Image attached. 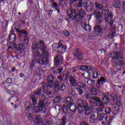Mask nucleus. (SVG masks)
<instances>
[{"instance_id":"nucleus-1","label":"nucleus","mask_w":125,"mask_h":125,"mask_svg":"<svg viewBox=\"0 0 125 125\" xmlns=\"http://www.w3.org/2000/svg\"><path fill=\"white\" fill-rule=\"evenodd\" d=\"M33 53V62L34 63L39 62L41 66L47 64L48 57H49V54L47 50L44 51H42V53L35 51Z\"/></svg>"},{"instance_id":"nucleus-2","label":"nucleus","mask_w":125,"mask_h":125,"mask_svg":"<svg viewBox=\"0 0 125 125\" xmlns=\"http://www.w3.org/2000/svg\"><path fill=\"white\" fill-rule=\"evenodd\" d=\"M67 13V16L66 17L67 20H70L71 18L72 20H75L76 23L82 21L84 15H85V12L82 9L78 10L77 14V11L75 9L71 10L68 9Z\"/></svg>"},{"instance_id":"nucleus-3","label":"nucleus","mask_w":125,"mask_h":125,"mask_svg":"<svg viewBox=\"0 0 125 125\" xmlns=\"http://www.w3.org/2000/svg\"><path fill=\"white\" fill-rule=\"evenodd\" d=\"M111 55L114 56L111 59L112 62L115 63L117 69L118 70H121L122 67L125 66V59L124 58V55L122 53L118 51H114L111 53Z\"/></svg>"},{"instance_id":"nucleus-4","label":"nucleus","mask_w":125,"mask_h":125,"mask_svg":"<svg viewBox=\"0 0 125 125\" xmlns=\"http://www.w3.org/2000/svg\"><path fill=\"white\" fill-rule=\"evenodd\" d=\"M32 48L34 50V52L37 51L40 53H42V51H45L47 50L46 46L44 45V42L42 41H41L36 44H33Z\"/></svg>"},{"instance_id":"nucleus-5","label":"nucleus","mask_w":125,"mask_h":125,"mask_svg":"<svg viewBox=\"0 0 125 125\" xmlns=\"http://www.w3.org/2000/svg\"><path fill=\"white\" fill-rule=\"evenodd\" d=\"M39 106H37L34 107V113H45L46 112V106L45 105V103L43 101H39L38 102Z\"/></svg>"},{"instance_id":"nucleus-6","label":"nucleus","mask_w":125,"mask_h":125,"mask_svg":"<svg viewBox=\"0 0 125 125\" xmlns=\"http://www.w3.org/2000/svg\"><path fill=\"white\" fill-rule=\"evenodd\" d=\"M62 42H63V41L60 40L58 44L54 43L52 46L53 49L55 51H58V52H60V51L64 52V51L66 50V48L65 46L63 45Z\"/></svg>"},{"instance_id":"nucleus-7","label":"nucleus","mask_w":125,"mask_h":125,"mask_svg":"<svg viewBox=\"0 0 125 125\" xmlns=\"http://www.w3.org/2000/svg\"><path fill=\"white\" fill-rule=\"evenodd\" d=\"M94 30L96 35L98 36H102L103 35V32H105L107 30V26H104L101 27L99 25H95L94 27Z\"/></svg>"},{"instance_id":"nucleus-8","label":"nucleus","mask_w":125,"mask_h":125,"mask_svg":"<svg viewBox=\"0 0 125 125\" xmlns=\"http://www.w3.org/2000/svg\"><path fill=\"white\" fill-rule=\"evenodd\" d=\"M16 31L18 32L21 38L23 39L24 42H28V32L24 29L20 30L18 28H16Z\"/></svg>"},{"instance_id":"nucleus-9","label":"nucleus","mask_w":125,"mask_h":125,"mask_svg":"<svg viewBox=\"0 0 125 125\" xmlns=\"http://www.w3.org/2000/svg\"><path fill=\"white\" fill-rule=\"evenodd\" d=\"M71 73L69 71H64L62 73V75L58 77V79L62 83H66V82H68L67 80L69 78V76L70 75Z\"/></svg>"},{"instance_id":"nucleus-10","label":"nucleus","mask_w":125,"mask_h":125,"mask_svg":"<svg viewBox=\"0 0 125 125\" xmlns=\"http://www.w3.org/2000/svg\"><path fill=\"white\" fill-rule=\"evenodd\" d=\"M83 6L87 11H91L93 10L94 5L90 1H85L83 3Z\"/></svg>"},{"instance_id":"nucleus-11","label":"nucleus","mask_w":125,"mask_h":125,"mask_svg":"<svg viewBox=\"0 0 125 125\" xmlns=\"http://www.w3.org/2000/svg\"><path fill=\"white\" fill-rule=\"evenodd\" d=\"M41 93H42V89H39L38 90H36L33 94V95L30 96V98L32 100L33 105L35 106L37 103V99H36V97H35V95H41Z\"/></svg>"},{"instance_id":"nucleus-12","label":"nucleus","mask_w":125,"mask_h":125,"mask_svg":"<svg viewBox=\"0 0 125 125\" xmlns=\"http://www.w3.org/2000/svg\"><path fill=\"white\" fill-rule=\"evenodd\" d=\"M73 54L74 56H76L77 60H83V53L79 49H76Z\"/></svg>"},{"instance_id":"nucleus-13","label":"nucleus","mask_w":125,"mask_h":125,"mask_svg":"<svg viewBox=\"0 0 125 125\" xmlns=\"http://www.w3.org/2000/svg\"><path fill=\"white\" fill-rule=\"evenodd\" d=\"M54 81V76L52 75H49L47 77V86L48 87H52L53 86V81Z\"/></svg>"},{"instance_id":"nucleus-14","label":"nucleus","mask_w":125,"mask_h":125,"mask_svg":"<svg viewBox=\"0 0 125 125\" xmlns=\"http://www.w3.org/2000/svg\"><path fill=\"white\" fill-rule=\"evenodd\" d=\"M54 63L56 66H60L63 63V59H62V57L60 55H57L54 58Z\"/></svg>"},{"instance_id":"nucleus-15","label":"nucleus","mask_w":125,"mask_h":125,"mask_svg":"<svg viewBox=\"0 0 125 125\" xmlns=\"http://www.w3.org/2000/svg\"><path fill=\"white\" fill-rule=\"evenodd\" d=\"M68 80L70 84L71 85V86L74 87L77 86V85H78V81L74 77L68 75Z\"/></svg>"},{"instance_id":"nucleus-16","label":"nucleus","mask_w":125,"mask_h":125,"mask_svg":"<svg viewBox=\"0 0 125 125\" xmlns=\"http://www.w3.org/2000/svg\"><path fill=\"white\" fill-rule=\"evenodd\" d=\"M16 50L19 53L22 54L25 50V45L22 43H19L16 45Z\"/></svg>"},{"instance_id":"nucleus-17","label":"nucleus","mask_w":125,"mask_h":125,"mask_svg":"<svg viewBox=\"0 0 125 125\" xmlns=\"http://www.w3.org/2000/svg\"><path fill=\"white\" fill-rule=\"evenodd\" d=\"M98 117H99V113L98 112H93L91 115L90 121L91 123H95V121L98 120Z\"/></svg>"},{"instance_id":"nucleus-18","label":"nucleus","mask_w":125,"mask_h":125,"mask_svg":"<svg viewBox=\"0 0 125 125\" xmlns=\"http://www.w3.org/2000/svg\"><path fill=\"white\" fill-rule=\"evenodd\" d=\"M65 105H67V106H72L74 105V100L73 98L71 97H67L65 98L64 100Z\"/></svg>"},{"instance_id":"nucleus-19","label":"nucleus","mask_w":125,"mask_h":125,"mask_svg":"<svg viewBox=\"0 0 125 125\" xmlns=\"http://www.w3.org/2000/svg\"><path fill=\"white\" fill-rule=\"evenodd\" d=\"M11 33L8 37L9 41H12V42H15L16 40V34L14 33V30H11L10 31Z\"/></svg>"},{"instance_id":"nucleus-20","label":"nucleus","mask_w":125,"mask_h":125,"mask_svg":"<svg viewBox=\"0 0 125 125\" xmlns=\"http://www.w3.org/2000/svg\"><path fill=\"white\" fill-rule=\"evenodd\" d=\"M81 26L85 31H89V32L91 31L90 25H89V24H87L85 22H82Z\"/></svg>"},{"instance_id":"nucleus-21","label":"nucleus","mask_w":125,"mask_h":125,"mask_svg":"<svg viewBox=\"0 0 125 125\" xmlns=\"http://www.w3.org/2000/svg\"><path fill=\"white\" fill-rule=\"evenodd\" d=\"M77 106L79 107H83L87 104L85 103V101L83 99H79L77 101Z\"/></svg>"},{"instance_id":"nucleus-22","label":"nucleus","mask_w":125,"mask_h":125,"mask_svg":"<svg viewBox=\"0 0 125 125\" xmlns=\"http://www.w3.org/2000/svg\"><path fill=\"white\" fill-rule=\"evenodd\" d=\"M102 103L104 104H109L110 103V99L109 98V94H107L106 96H104L102 99Z\"/></svg>"},{"instance_id":"nucleus-23","label":"nucleus","mask_w":125,"mask_h":125,"mask_svg":"<svg viewBox=\"0 0 125 125\" xmlns=\"http://www.w3.org/2000/svg\"><path fill=\"white\" fill-rule=\"evenodd\" d=\"M54 87L55 91L58 92L60 89V83L57 80H56L54 82Z\"/></svg>"},{"instance_id":"nucleus-24","label":"nucleus","mask_w":125,"mask_h":125,"mask_svg":"<svg viewBox=\"0 0 125 125\" xmlns=\"http://www.w3.org/2000/svg\"><path fill=\"white\" fill-rule=\"evenodd\" d=\"M85 112L84 115L86 116H88L91 114V110L89 109V108L88 107V104H86V105L85 106Z\"/></svg>"},{"instance_id":"nucleus-25","label":"nucleus","mask_w":125,"mask_h":125,"mask_svg":"<svg viewBox=\"0 0 125 125\" xmlns=\"http://www.w3.org/2000/svg\"><path fill=\"white\" fill-rule=\"evenodd\" d=\"M115 30H116V28H112L111 29V32L108 35V37L109 39H113V37H115V35L116 34V32H115Z\"/></svg>"},{"instance_id":"nucleus-26","label":"nucleus","mask_w":125,"mask_h":125,"mask_svg":"<svg viewBox=\"0 0 125 125\" xmlns=\"http://www.w3.org/2000/svg\"><path fill=\"white\" fill-rule=\"evenodd\" d=\"M78 85L79 87L81 88H83L84 89H86L87 88V86H86V84L85 83L83 82H78Z\"/></svg>"},{"instance_id":"nucleus-27","label":"nucleus","mask_w":125,"mask_h":125,"mask_svg":"<svg viewBox=\"0 0 125 125\" xmlns=\"http://www.w3.org/2000/svg\"><path fill=\"white\" fill-rule=\"evenodd\" d=\"M93 15H94L95 17L97 18V19H100V18L102 17V15H101V13L98 11H95L93 13Z\"/></svg>"},{"instance_id":"nucleus-28","label":"nucleus","mask_w":125,"mask_h":125,"mask_svg":"<svg viewBox=\"0 0 125 125\" xmlns=\"http://www.w3.org/2000/svg\"><path fill=\"white\" fill-rule=\"evenodd\" d=\"M34 73L36 75H39V74H41V73H43V70L40 67L37 66L34 70Z\"/></svg>"},{"instance_id":"nucleus-29","label":"nucleus","mask_w":125,"mask_h":125,"mask_svg":"<svg viewBox=\"0 0 125 125\" xmlns=\"http://www.w3.org/2000/svg\"><path fill=\"white\" fill-rule=\"evenodd\" d=\"M35 120L34 121V123L35 125H37V124H40L41 123V116L39 115H35Z\"/></svg>"},{"instance_id":"nucleus-30","label":"nucleus","mask_w":125,"mask_h":125,"mask_svg":"<svg viewBox=\"0 0 125 125\" xmlns=\"http://www.w3.org/2000/svg\"><path fill=\"white\" fill-rule=\"evenodd\" d=\"M70 110L69 105L67 106L65 104L62 106V111L64 114H68L69 110Z\"/></svg>"},{"instance_id":"nucleus-31","label":"nucleus","mask_w":125,"mask_h":125,"mask_svg":"<svg viewBox=\"0 0 125 125\" xmlns=\"http://www.w3.org/2000/svg\"><path fill=\"white\" fill-rule=\"evenodd\" d=\"M106 82V79L104 77H101L100 79L98 80V84L102 85L104 83Z\"/></svg>"},{"instance_id":"nucleus-32","label":"nucleus","mask_w":125,"mask_h":125,"mask_svg":"<svg viewBox=\"0 0 125 125\" xmlns=\"http://www.w3.org/2000/svg\"><path fill=\"white\" fill-rule=\"evenodd\" d=\"M83 98L87 99V100H91L92 98V96L89 93H86L83 95Z\"/></svg>"},{"instance_id":"nucleus-33","label":"nucleus","mask_w":125,"mask_h":125,"mask_svg":"<svg viewBox=\"0 0 125 125\" xmlns=\"http://www.w3.org/2000/svg\"><path fill=\"white\" fill-rule=\"evenodd\" d=\"M74 117L75 115L72 113H68L66 115L67 119H68V120H69L70 121H72L73 119H74Z\"/></svg>"},{"instance_id":"nucleus-34","label":"nucleus","mask_w":125,"mask_h":125,"mask_svg":"<svg viewBox=\"0 0 125 125\" xmlns=\"http://www.w3.org/2000/svg\"><path fill=\"white\" fill-rule=\"evenodd\" d=\"M55 69V67L52 68V70L54 74H57V73L58 74H61V73H62V71H63L62 68H61L58 69L57 70L53 71V70H54Z\"/></svg>"},{"instance_id":"nucleus-35","label":"nucleus","mask_w":125,"mask_h":125,"mask_svg":"<svg viewBox=\"0 0 125 125\" xmlns=\"http://www.w3.org/2000/svg\"><path fill=\"white\" fill-rule=\"evenodd\" d=\"M87 83L90 85V86H93L95 84V81L91 79H88L87 81Z\"/></svg>"},{"instance_id":"nucleus-36","label":"nucleus","mask_w":125,"mask_h":125,"mask_svg":"<svg viewBox=\"0 0 125 125\" xmlns=\"http://www.w3.org/2000/svg\"><path fill=\"white\" fill-rule=\"evenodd\" d=\"M91 100H94V101L97 103H101V100H100V99L95 96H92Z\"/></svg>"},{"instance_id":"nucleus-37","label":"nucleus","mask_w":125,"mask_h":125,"mask_svg":"<svg viewBox=\"0 0 125 125\" xmlns=\"http://www.w3.org/2000/svg\"><path fill=\"white\" fill-rule=\"evenodd\" d=\"M69 110L71 111V112H73L74 113H76V110H77V107L75 104H73L72 105H69Z\"/></svg>"},{"instance_id":"nucleus-38","label":"nucleus","mask_w":125,"mask_h":125,"mask_svg":"<svg viewBox=\"0 0 125 125\" xmlns=\"http://www.w3.org/2000/svg\"><path fill=\"white\" fill-rule=\"evenodd\" d=\"M77 108L79 113H83V111H85V105L84 106H78Z\"/></svg>"},{"instance_id":"nucleus-39","label":"nucleus","mask_w":125,"mask_h":125,"mask_svg":"<svg viewBox=\"0 0 125 125\" xmlns=\"http://www.w3.org/2000/svg\"><path fill=\"white\" fill-rule=\"evenodd\" d=\"M95 6H96V8L98 9V10H102L104 7L102 4H99L98 3H96Z\"/></svg>"},{"instance_id":"nucleus-40","label":"nucleus","mask_w":125,"mask_h":125,"mask_svg":"<svg viewBox=\"0 0 125 125\" xmlns=\"http://www.w3.org/2000/svg\"><path fill=\"white\" fill-rule=\"evenodd\" d=\"M80 69L81 71H88V66H86L85 65H82Z\"/></svg>"},{"instance_id":"nucleus-41","label":"nucleus","mask_w":125,"mask_h":125,"mask_svg":"<svg viewBox=\"0 0 125 125\" xmlns=\"http://www.w3.org/2000/svg\"><path fill=\"white\" fill-rule=\"evenodd\" d=\"M57 17L59 19L58 20L59 23H62L63 21V16H62V15L58 14Z\"/></svg>"},{"instance_id":"nucleus-42","label":"nucleus","mask_w":125,"mask_h":125,"mask_svg":"<svg viewBox=\"0 0 125 125\" xmlns=\"http://www.w3.org/2000/svg\"><path fill=\"white\" fill-rule=\"evenodd\" d=\"M111 99L112 101H115V100H117L118 98V96L116 94H112L110 95Z\"/></svg>"},{"instance_id":"nucleus-43","label":"nucleus","mask_w":125,"mask_h":125,"mask_svg":"<svg viewBox=\"0 0 125 125\" xmlns=\"http://www.w3.org/2000/svg\"><path fill=\"white\" fill-rule=\"evenodd\" d=\"M27 117L28 118V120L29 121H30V122H33V121H34V117H33V114L31 113H29Z\"/></svg>"},{"instance_id":"nucleus-44","label":"nucleus","mask_w":125,"mask_h":125,"mask_svg":"<svg viewBox=\"0 0 125 125\" xmlns=\"http://www.w3.org/2000/svg\"><path fill=\"white\" fill-rule=\"evenodd\" d=\"M61 101V98L59 96H57L54 99V103H59Z\"/></svg>"},{"instance_id":"nucleus-45","label":"nucleus","mask_w":125,"mask_h":125,"mask_svg":"<svg viewBox=\"0 0 125 125\" xmlns=\"http://www.w3.org/2000/svg\"><path fill=\"white\" fill-rule=\"evenodd\" d=\"M91 93L92 95H96V94H97V90L96 88L93 87L91 88Z\"/></svg>"},{"instance_id":"nucleus-46","label":"nucleus","mask_w":125,"mask_h":125,"mask_svg":"<svg viewBox=\"0 0 125 125\" xmlns=\"http://www.w3.org/2000/svg\"><path fill=\"white\" fill-rule=\"evenodd\" d=\"M66 123V117H63L62 120H61V124L59 125H65Z\"/></svg>"},{"instance_id":"nucleus-47","label":"nucleus","mask_w":125,"mask_h":125,"mask_svg":"<svg viewBox=\"0 0 125 125\" xmlns=\"http://www.w3.org/2000/svg\"><path fill=\"white\" fill-rule=\"evenodd\" d=\"M102 14L104 16H106L109 14V10H107L106 9H104L102 10Z\"/></svg>"},{"instance_id":"nucleus-48","label":"nucleus","mask_w":125,"mask_h":125,"mask_svg":"<svg viewBox=\"0 0 125 125\" xmlns=\"http://www.w3.org/2000/svg\"><path fill=\"white\" fill-rule=\"evenodd\" d=\"M76 90L79 95H83V89L80 88H76Z\"/></svg>"},{"instance_id":"nucleus-49","label":"nucleus","mask_w":125,"mask_h":125,"mask_svg":"<svg viewBox=\"0 0 125 125\" xmlns=\"http://www.w3.org/2000/svg\"><path fill=\"white\" fill-rule=\"evenodd\" d=\"M92 73H93V78L94 79H97L98 78V75H99L98 72L97 71H93Z\"/></svg>"},{"instance_id":"nucleus-50","label":"nucleus","mask_w":125,"mask_h":125,"mask_svg":"<svg viewBox=\"0 0 125 125\" xmlns=\"http://www.w3.org/2000/svg\"><path fill=\"white\" fill-rule=\"evenodd\" d=\"M105 112L106 115H110V114L111 113V108H110L109 107L105 108Z\"/></svg>"},{"instance_id":"nucleus-51","label":"nucleus","mask_w":125,"mask_h":125,"mask_svg":"<svg viewBox=\"0 0 125 125\" xmlns=\"http://www.w3.org/2000/svg\"><path fill=\"white\" fill-rule=\"evenodd\" d=\"M47 98L44 96V95H41V101H47Z\"/></svg>"},{"instance_id":"nucleus-52","label":"nucleus","mask_w":125,"mask_h":125,"mask_svg":"<svg viewBox=\"0 0 125 125\" xmlns=\"http://www.w3.org/2000/svg\"><path fill=\"white\" fill-rule=\"evenodd\" d=\"M66 89V85L64 83H62L61 85V90L64 91Z\"/></svg>"},{"instance_id":"nucleus-53","label":"nucleus","mask_w":125,"mask_h":125,"mask_svg":"<svg viewBox=\"0 0 125 125\" xmlns=\"http://www.w3.org/2000/svg\"><path fill=\"white\" fill-rule=\"evenodd\" d=\"M115 120V116H111L109 119V122L108 125H110L112 122Z\"/></svg>"},{"instance_id":"nucleus-54","label":"nucleus","mask_w":125,"mask_h":125,"mask_svg":"<svg viewBox=\"0 0 125 125\" xmlns=\"http://www.w3.org/2000/svg\"><path fill=\"white\" fill-rule=\"evenodd\" d=\"M88 102H89L90 106H97V105H98L97 103H93V102H91V101H88Z\"/></svg>"},{"instance_id":"nucleus-55","label":"nucleus","mask_w":125,"mask_h":125,"mask_svg":"<svg viewBox=\"0 0 125 125\" xmlns=\"http://www.w3.org/2000/svg\"><path fill=\"white\" fill-rule=\"evenodd\" d=\"M63 35L65 36V37H69V36H70V32L67 30H64L63 31Z\"/></svg>"},{"instance_id":"nucleus-56","label":"nucleus","mask_w":125,"mask_h":125,"mask_svg":"<svg viewBox=\"0 0 125 125\" xmlns=\"http://www.w3.org/2000/svg\"><path fill=\"white\" fill-rule=\"evenodd\" d=\"M33 60H34V59H32V61L31 62V64L30 65V69H31V70L32 69H33V68H34V66H35V63H37V62H34Z\"/></svg>"},{"instance_id":"nucleus-57","label":"nucleus","mask_w":125,"mask_h":125,"mask_svg":"<svg viewBox=\"0 0 125 125\" xmlns=\"http://www.w3.org/2000/svg\"><path fill=\"white\" fill-rule=\"evenodd\" d=\"M113 13L112 12H109V15L107 16V18L109 19V20H111L113 17Z\"/></svg>"},{"instance_id":"nucleus-58","label":"nucleus","mask_w":125,"mask_h":125,"mask_svg":"<svg viewBox=\"0 0 125 125\" xmlns=\"http://www.w3.org/2000/svg\"><path fill=\"white\" fill-rule=\"evenodd\" d=\"M33 105L30 104V105H25V108L27 110V111H30V108H31L32 109H33Z\"/></svg>"},{"instance_id":"nucleus-59","label":"nucleus","mask_w":125,"mask_h":125,"mask_svg":"<svg viewBox=\"0 0 125 125\" xmlns=\"http://www.w3.org/2000/svg\"><path fill=\"white\" fill-rule=\"evenodd\" d=\"M45 93L47 95V96H49L50 97H51V96H52V92H51L47 91V92H46Z\"/></svg>"},{"instance_id":"nucleus-60","label":"nucleus","mask_w":125,"mask_h":125,"mask_svg":"<svg viewBox=\"0 0 125 125\" xmlns=\"http://www.w3.org/2000/svg\"><path fill=\"white\" fill-rule=\"evenodd\" d=\"M116 105H117L118 107H121V106H122V102L121 101H117L116 102Z\"/></svg>"},{"instance_id":"nucleus-61","label":"nucleus","mask_w":125,"mask_h":125,"mask_svg":"<svg viewBox=\"0 0 125 125\" xmlns=\"http://www.w3.org/2000/svg\"><path fill=\"white\" fill-rule=\"evenodd\" d=\"M6 83H12V79L11 78H9L6 80Z\"/></svg>"},{"instance_id":"nucleus-62","label":"nucleus","mask_w":125,"mask_h":125,"mask_svg":"<svg viewBox=\"0 0 125 125\" xmlns=\"http://www.w3.org/2000/svg\"><path fill=\"white\" fill-rule=\"evenodd\" d=\"M82 6H83V3H82V1H79L78 4H77V7H82Z\"/></svg>"},{"instance_id":"nucleus-63","label":"nucleus","mask_w":125,"mask_h":125,"mask_svg":"<svg viewBox=\"0 0 125 125\" xmlns=\"http://www.w3.org/2000/svg\"><path fill=\"white\" fill-rule=\"evenodd\" d=\"M94 70V67H91L90 66H88V71H91V72H92Z\"/></svg>"},{"instance_id":"nucleus-64","label":"nucleus","mask_w":125,"mask_h":125,"mask_svg":"<svg viewBox=\"0 0 125 125\" xmlns=\"http://www.w3.org/2000/svg\"><path fill=\"white\" fill-rule=\"evenodd\" d=\"M47 87L46 86H43V92H44V93H45V92H47Z\"/></svg>"}]
</instances>
